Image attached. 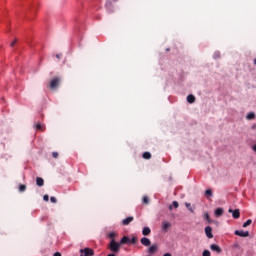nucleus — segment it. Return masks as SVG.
Masks as SVG:
<instances>
[{
	"label": "nucleus",
	"instance_id": "f257e3e1",
	"mask_svg": "<svg viewBox=\"0 0 256 256\" xmlns=\"http://www.w3.org/2000/svg\"><path fill=\"white\" fill-rule=\"evenodd\" d=\"M109 249L112 251V253H117L121 249V243L115 241V239H112L110 241Z\"/></svg>",
	"mask_w": 256,
	"mask_h": 256
},
{
	"label": "nucleus",
	"instance_id": "f03ea898",
	"mask_svg": "<svg viewBox=\"0 0 256 256\" xmlns=\"http://www.w3.org/2000/svg\"><path fill=\"white\" fill-rule=\"evenodd\" d=\"M61 83V78L60 77H55L50 81L49 87L52 91H55L57 87H59Z\"/></svg>",
	"mask_w": 256,
	"mask_h": 256
},
{
	"label": "nucleus",
	"instance_id": "7ed1b4c3",
	"mask_svg": "<svg viewBox=\"0 0 256 256\" xmlns=\"http://www.w3.org/2000/svg\"><path fill=\"white\" fill-rule=\"evenodd\" d=\"M95 255V251L91 248H84L80 250V256H93Z\"/></svg>",
	"mask_w": 256,
	"mask_h": 256
},
{
	"label": "nucleus",
	"instance_id": "20e7f679",
	"mask_svg": "<svg viewBox=\"0 0 256 256\" xmlns=\"http://www.w3.org/2000/svg\"><path fill=\"white\" fill-rule=\"evenodd\" d=\"M228 212L232 213L233 219H239V217H241V212L239 211V209L233 210L230 208Z\"/></svg>",
	"mask_w": 256,
	"mask_h": 256
},
{
	"label": "nucleus",
	"instance_id": "39448f33",
	"mask_svg": "<svg viewBox=\"0 0 256 256\" xmlns=\"http://www.w3.org/2000/svg\"><path fill=\"white\" fill-rule=\"evenodd\" d=\"M234 235H237L238 237H249V231L236 230Z\"/></svg>",
	"mask_w": 256,
	"mask_h": 256
},
{
	"label": "nucleus",
	"instance_id": "423d86ee",
	"mask_svg": "<svg viewBox=\"0 0 256 256\" xmlns=\"http://www.w3.org/2000/svg\"><path fill=\"white\" fill-rule=\"evenodd\" d=\"M205 233L208 239H213V228H211V226L205 228Z\"/></svg>",
	"mask_w": 256,
	"mask_h": 256
},
{
	"label": "nucleus",
	"instance_id": "0eeeda50",
	"mask_svg": "<svg viewBox=\"0 0 256 256\" xmlns=\"http://www.w3.org/2000/svg\"><path fill=\"white\" fill-rule=\"evenodd\" d=\"M140 242L144 245V247H149L151 245V240L147 237L141 238Z\"/></svg>",
	"mask_w": 256,
	"mask_h": 256
},
{
	"label": "nucleus",
	"instance_id": "6e6552de",
	"mask_svg": "<svg viewBox=\"0 0 256 256\" xmlns=\"http://www.w3.org/2000/svg\"><path fill=\"white\" fill-rule=\"evenodd\" d=\"M105 7L110 13H113V2L111 0L106 1Z\"/></svg>",
	"mask_w": 256,
	"mask_h": 256
},
{
	"label": "nucleus",
	"instance_id": "1a4fd4ad",
	"mask_svg": "<svg viewBox=\"0 0 256 256\" xmlns=\"http://www.w3.org/2000/svg\"><path fill=\"white\" fill-rule=\"evenodd\" d=\"M210 249H211V251H215L216 253H221V247H219V245H217V244H212L211 246H210Z\"/></svg>",
	"mask_w": 256,
	"mask_h": 256
},
{
	"label": "nucleus",
	"instance_id": "9d476101",
	"mask_svg": "<svg viewBox=\"0 0 256 256\" xmlns=\"http://www.w3.org/2000/svg\"><path fill=\"white\" fill-rule=\"evenodd\" d=\"M134 220L133 216H129L126 219L122 220V225L127 226Z\"/></svg>",
	"mask_w": 256,
	"mask_h": 256
},
{
	"label": "nucleus",
	"instance_id": "9b49d317",
	"mask_svg": "<svg viewBox=\"0 0 256 256\" xmlns=\"http://www.w3.org/2000/svg\"><path fill=\"white\" fill-rule=\"evenodd\" d=\"M36 185H38V187H43V185H45V180H43V178H41V177H37Z\"/></svg>",
	"mask_w": 256,
	"mask_h": 256
},
{
	"label": "nucleus",
	"instance_id": "f8f14e48",
	"mask_svg": "<svg viewBox=\"0 0 256 256\" xmlns=\"http://www.w3.org/2000/svg\"><path fill=\"white\" fill-rule=\"evenodd\" d=\"M131 243V239H129V237L124 236L121 240H120V245H125V244H129Z\"/></svg>",
	"mask_w": 256,
	"mask_h": 256
},
{
	"label": "nucleus",
	"instance_id": "ddd939ff",
	"mask_svg": "<svg viewBox=\"0 0 256 256\" xmlns=\"http://www.w3.org/2000/svg\"><path fill=\"white\" fill-rule=\"evenodd\" d=\"M142 235H144L145 237H147V235H151V228L144 227L142 230Z\"/></svg>",
	"mask_w": 256,
	"mask_h": 256
},
{
	"label": "nucleus",
	"instance_id": "4468645a",
	"mask_svg": "<svg viewBox=\"0 0 256 256\" xmlns=\"http://www.w3.org/2000/svg\"><path fill=\"white\" fill-rule=\"evenodd\" d=\"M157 252V245H152L148 248V253L150 255H153V253H156Z\"/></svg>",
	"mask_w": 256,
	"mask_h": 256
},
{
	"label": "nucleus",
	"instance_id": "2eb2a0df",
	"mask_svg": "<svg viewBox=\"0 0 256 256\" xmlns=\"http://www.w3.org/2000/svg\"><path fill=\"white\" fill-rule=\"evenodd\" d=\"M223 213H224L223 208H217V209L215 210V216H216V217H221V215H223Z\"/></svg>",
	"mask_w": 256,
	"mask_h": 256
},
{
	"label": "nucleus",
	"instance_id": "dca6fc26",
	"mask_svg": "<svg viewBox=\"0 0 256 256\" xmlns=\"http://www.w3.org/2000/svg\"><path fill=\"white\" fill-rule=\"evenodd\" d=\"M36 130L37 131H45V125L38 123L36 124Z\"/></svg>",
	"mask_w": 256,
	"mask_h": 256
},
{
	"label": "nucleus",
	"instance_id": "f3484780",
	"mask_svg": "<svg viewBox=\"0 0 256 256\" xmlns=\"http://www.w3.org/2000/svg\"><path fill=\"white\" fill-rule=\"evenodd\" d=\"M246 119H247L248 121H251V120L255 119V114H254V112H250L249 114H247Z\"/></svg>",
	"mask_w": 256,
	"mask_h": 256
},
{
	"label": "nucleus",
	"instance_id": "a211bd4d",
	"mask_svg": "<svg viewBox=\"0 0 256 256\" xmlns=\"http://www.w3.org/2000/svg\"><path fill=\"white\" fill-rule=\"evenodd\" d=\"M169 227H171V223L163 222V226H162L163 231H167V229H169Z\"/></svg>",
	"mask_w": 256,
	"mask_h": 256
},
{
	"label": "nucleus",
	"instance_id": "6ab92c4d",
	"mask_svg": "<svg viewBox=\"0 0 256 256\" xmlns=\"http://www.w3.org/2000/svg\"><path fill=\"white\" fill-rule=\"evenodd\" d=\"M187 101L188 103H193L195 101V97L193 96V94L187 96Z\"/></svg>",
	"mask_w": 256,
	"mask_h": 256
},
{
	"label": "nucleus",
	"instance_id": "aec40b11",
	"mask_svg": "<svg viewBox=\"0 0 256 256\" xmlns=\"http://www.w3.org/2000/svg\"><path fill=\"white\" fill-rule=\"evenodd\" d=\"M26 189H27V186H26L25 184H21V185L19 186V191H20V193L25 192Z\"/></svg>",
	"mask_w": 256,
	"mask_h": 256
},
{
	"label": "nucleus",
	"instance_id": "412c9836",
	"mask_svg": "<svg viewBox=\"0 0 256 256\" xmlns=\"http://www.w3.org/2000/svg\"><path fill=\"white\" fill-rule=\"evenodd\" d=\"M251 223H253V220L248 219L246 222L243 223L242 227H249V225H251Z\"/></svg>",
	"mask_w": 256,
	"mask_h": 256
},
{
	"label": "nucleus",
	"instance_id": "4be33fe9",
	"mask_svg": "<svg viewBox=\"0 0 256 256\" xmlns=\"http://www.w3.org/2000/svg\"><path fill=\"white\" fill-rule=\"evenodd\" d=\"M143 159H151V153L150 152H144L143 153Z\"/></svg>",
	"mask_w": 256,
	"mask_h": 256
},
{
	"label": "nucleus",
	"instance_id": "5701e85b",
	"mask_svg": "<svg viewBox=\"0 0 256 256\" xmlns=\"http://www.w3.org/2000/svg\"><path fill=\"white\" fill-rule=\"evenodd\" d=\"M206 197H212L213 196V191L211 189H208L205 191Z\"/></svg>",
	"mask_w": 256,
	"mask_h": 256
},
{
	"label": "nucleus",
	"instance_id": "b1692460",
	"mask_svg": "<svg viewBox=\"0 0 256 256\" xmlns=\"http://www.w3.org/2000/svg\"><path fill=\"white\" fill-rule=\"evenodd\" d=\"M137 237H132L131 239H130V243H132V245H137Z\"/></svg>",
	"mask_w": 256,
	"mask_h": 256
},
{
	"label": "nucleus",
	"instance_id": "393cba45",
	"mask_svg": "<svg viewBox=\"0 0 256 256\" xmlns=\"http://www.w3.org/2000/svg\"><path fill=\"white\" fill-rule=\"evenodd\" d=\"M142 201H143V203H145V205H149V197L144 196Z\"/></svg>",
	"mask_w": 256,
	"mask_h": 256
},
{
	"label": "nucleus",
	"instance_id": "a878e982",
	"mask_svg": "<svg viewBox=\"0 0 256 256\" xmlns=\"http://www.w3.org/2000/svg\"><path fill=\"white\" fill-rule=\"evenodd\" d=\"M204 218L206 219V221H208V223H211V217L209 216V213H205Z\"/></svg>",
	"mask_w": 256,
	"mask_h": 256
},
{
	"label": "nucleus",
	"instance_id": "bb28decb",
	"mask_svg": "<svg viewBox=\"0 0 256 256\" xmlns=\"http://www.w3.org/2000/svg\"><path fill=\"white\" fill-rule=\"evenodd\" d=\"M202 256H211V252L209 250H204Z\"/></svg>",
	"mask_w": 256,
	"mask_h": 256
},
{
	"label": "nucleus",
	"instance_id": "cd10ccee",
	"mask_svg": "<svg viewBox=\"0 0 256 256\" xmlns=\"http://www.w3.org/2000/svg\"><path fill=\"white\" fill-rule=\"evenodd\" d=\"M109 237H110V239H115V237H117V233L116 232H111L109 234Z\"/></svg>",
	"mask_w": 256,
	"mask_h": 256
},
{
	"label": "nucleus",
	"instance_id": "c85d7f7f",
	"mask_svg": "<svg viewBox=\"0 0 256 256\" xmlns=\"http://www.w3.org/2000/svg\"><path fill=\"white\" fill-rule=\"evenodd\" d=\"M187 209H189V211H191V213H193V208H191V203H186L185 204Z\"/></svg>",
	"mask_w": 256,
	"mask_h": 256
},
{
	"label": "nucleus",
	"instance_id": "c756f323",
	"mask_svg": "<svg viewBox=\"0 0 256 256\" xmlns=\"http://www.w3.org/2000/svg\"><path fill=\"white\" fill-rule=\"evenodd\" d=\"M52 157H53L54 159H57V158L59 157V153L53 152V153H52Z\"/></svg>",
	"mask_w": 256,
	"mask_h": 256
},
{
	"label": "nucleus",
	"instance_id": "7c9ffc66",
	"mask_svg": "<svg viewBox=\"0 0 256 256\" xmlns=\"http://www.w3.org/2000/svg\"><path fill=\"white\" fill-rule=\"evenodd\" d=\"M50 201H51V203H57V198H55V197H50Z\"/></svg>",
	"mask_w": 256,
	"mask_h": 256
},
{
	"label": "nucleus",
	"instance_id": "2f4dec72",
	"mask_svg": "<svg viewBox=\"0 0 256 256\" xmlns=\"http://www.w3.org/2000/svg\"><path fill=\"white\" fill-rule=\"evenodd\" d=\"M173 207H175V209H177L179 207V202L173 201Z\"/></svg>",
	"mask_w": 256,
	"mask_h": 256
},
{
	"label": "nucleus",
	"instance_id": "473e14b6",
	"mask_svg": "<svg viewBox=\"0 0 256 256\" xmlns=\"http://www.w3.org/2000/svg\"><path fill=\"white\" fill-rule=\"evenodd\" d=\"M43 200H44V201H49V195H47V194L44 195Z\"/></svg>",
	"mask_w": 256,
	"mask_h": 256
},
{
	"label": "nucleus",
	"instance_id": "72a5a7b5",
	"mask_svg": "<svg viewBox=\"0 0 256 256\" xmlns=\"http://www.w3.org/2000/svg\"><path fill=\"white\" fill-rule=\"evenodd\" d=\"M15 43H17V40H14V41L11 43V47H15Z\"/></svg>",
	"mask_w": 256,
	"mask_h": 256
},
{
	"label": "nucleus",
	"instance_id": "f704fd0d",
	"mask_svg": "<svg viewBox=\"0 0 256 256\" xmlns=\"http://www.w3.org/2000/svg\"><path fill=\"white\" fill-rule=\"evenodd\" d=\"M62 55L61 54H56V59H61Z\"/></svg>",
	"mask_w": 256,
	"mask_h": 256
},
{
	"label": "nucleus",
	"instance_id": "c9c22d12",
	"mask_svg": "<svg viewBox=\"0 0 256 256\" xmlns=\"http://www.w3.org/2000/svg\"><path fill=\"white\" fill-rule=\"evenodd\" d=\"M54 256H61V252H55Z\"/></svg>",
	"mask_w": 256,
	"mask_h": 256
},
{
	"label": "nucleus",
	"instance_id": "e433bc0d",
	"mask_svg": "<svg viewBox=\"0 0 256 256\" xmlns=\"http://www.w3.org/2000/svg\"><path fill=\"white\" fill-rule=\"evenodd\" d=\"M253 151L256 152V144L252 147Z\"/></svg>",
	"mask_w": 256,
	"mask_h": 256
},
{
	"label": "nucleus",
	"instance_id": "4c0bfd02",
	"mask_svg": "<svg viewBox=\"0 0 256 256\" xmlns=\"http://www.w3.org/2000/svg\"><path fill=\"white\" fill-rule=\"evenodd\" d=\"M163 256H172L171 253H166Z\"/></svg>",
	"mask_w": 256,
	"mask_h": 256
},
{
	"label": "nucleus",
	"instance_id": "58836bf2",
	"mask_svg": "<svg viewBox=\"0 0 256 256\" xmlns=\"http://www.w3.org/2000/svg\"><path fill=\"white\" fill-rule=\"evenodd\" d=\"M252 129H256V125L255 124L252 126Z\"/></svg>",
	"mask_w": 256,
	"mask_h": 256
},
{
	"label": "nucleus",
	"instance_id": "ea45409f",
	"mask_svg": "<svg viewBox=\"0 0 256 256\" xmlns=\"http://www.w3.org/2000/svg\"><path fill=\"white\" fill-rule=\"evenodd\" d=\"M107 256H116L115 254H108Z\"/></svg>",
	"mask_w": 256,
	"mask_h": 256
},
{
	"label": "nucleus",
	"instance_id": "a19ab883",
	"mask_svg": "<svg viewBox=\"0 0 256 256\" xmlns=\"http://www.w3.org/2000/svg\"><path fill=\"white\" fill-rule=\"evenodd\" d=\"M254 65H256V58L254 59Z\"/></svg>",
	"mask_w": 256,
	"mask_h": 256
},
{
	"label": "nucleus",
	"instance_id": "79ce46f5",
	"mask_svg": "<svg viewBox=\"0 0 256 256\" xmlns=\"http://www.w3.org/2000/svg\"><path fill=\"white\" fill-rule=\"evenodd\" d=\"M173 209V206H170V210Z\"/></svg>",
	"mask_w": 256,
	"mask_h": 256
}]
</instances>
